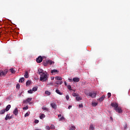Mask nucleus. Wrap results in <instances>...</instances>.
Returning a JSON list of instances; mask_svg holds the SVG:
<instances>
[{"mask_svg":"<svg viewBox=\"0 0 130 130\" xmlns=\"http://www.w3.org/2000/svg\"><path fill=\"white\" fill-rule=\"evenodd\" d=\"M38 72L39 75L40 76V81H41V82H45V81H47L48 76L47 72H44V71L41 68L38 69Z\"/></svg>","mask_w":130,"mask_h":130,"instance_id":"1","label":"nucleus"},{"mask_svg":"<svg viewBox=\"0 0 130 130\" xmlns=\"http://www.w3.org/2000/svg\"><path fill=\"white\" fill-rule=\"evenodd\" d=\"M88 96H89L90 97H91V98H96V95H97V93L94 92H91L86 94Z\"/></svg>","mask_w":130,"mask_h":130,"instance_id":"2","label":"nucleus"},{"mask_svg":"<svg viewBox=\"0 0 130 130\" xmlns=\"http://www.w3.org/2000/svg\"><path fill=\"white\" fill-rule=\"evenodd\" d=\"M7 74H8L7 70L4 71L0 70V77H5Z\"/></svg>","mask_w":130,"mask_h":130,"instance_id":"3","label":"nucleus"},{"mask_svg":"<svg viewBox=\"0 0 130 130\" xmlns=\"http://www.w3.org/2000/svg\"><path fill=\"white\" fill-rule=\"evenodd\" d=\"M111 106H112V107H114V109L115 110L118 107V104L117 103H112L111 104Z\"/></svg>","mask_w":130,"mask_h":130,"instance_id":"4","label":"nucleus"},{"mask_svg":"<svg viewBox=\"0 0 130 130\" xmlns=\"http://www.w3.org/2000/svg\"><path fill=\"white\" fill-rule=\"evenodd\" d=\"M115 110L118 113H122V109L120 107H118L116 109H115Z\"/></svg>","mask_w":130,"mask_h":130,"instance_id":"5","label":"nucleus"},{"mask_svg":"<svg viewBox=\"0 0 130 130\" xmlns=\"http://www.w3.org/2000/svg\"><path fill=\"white\" fill-rule=\"evenodd\" d=\"M43 59L42 58V57H41V56H40L37 58V62H38V63H40V62H42Z\"/></svg>","mask_w":130,"mask_h":130,"instance_id":"6","label":"nucleus"},{"mask_svg":"<svg viewBox=\"0 0 130 130\" xmlns=\"http://www.w3.org/2000/svg\"><path fill=\"white\" fill-rule=\"evenodd\" d=\"M51 106L54 109H56L57 108V106L54 103H52L51 104Z\"/></svg>","mask_w":130,"mask_h":130,"instance_id":"7","label":"nucleus"},{"mask_svg":"<svg viewBox=\"0 0 130 130\" xmlns=\"http://www.w3.org/2000/svg\"><path fill=\"white\" fill-rule=\"evenodd\" d=\"M73 81H74L75 83H78L80 82V78L78 77H76L73 79Z\"/></svg>","mask_w":130,"mask_h":130,"instance_id":"8","label":"nucleus"},{"mask_svg":"<svg viewBox=\"0 0 130 130\" xmlns=\"http://www.w3.org/2000/svg\"><path fill=\"white\" fill-rule=\"evenodd\" d=\"M18 108H16L13 111V114H15V115H18Z\"/></svg>","mask_w":130,"mask_h":130,"instance_id":"9","label":"nucleus"},{"mask_svg":"<svg viewBox=\"0 0 130 130\" xmlns=\"http://www.w3.org/2000/svg\"><path fill=\"white\" fill-rule=\"evenodd\" d=\"M104 98H105V96L104 95H103L100 99H99L98 100V101H100V102H102V101L103 100H104Z\"/></svg>","mask_w":130,"mask_h":130,"instance_id":"10","label":"nucleus"},{"mask_svg":"<svg viewBox=\"0 0 130 130\" xmlns=\"http://www.w3.org/2000/svg\"><path fill=\"white\" fill-rule=\"evenodd\" d=\"M69 130H76V126L75 125H71L69 127Z\"/></svg>","mask_w":130,"mask_h":130,"instance_id":"11","label":"nucleus"},{"mask_svg":"<svg viewBox=\"0 0 130 130\" xmlns=\"http://www.w3.org/2000/svg\"><path fill=\"white\" fill-rule=\"evenodd\" d=\"M55 80H57V81H61L62 80V78L61 77L59 76H56L55 77Z\"/></svg>","mask_w":130,"mask_h":130,"instance_id":"12","label":"nucleus"},{"mask_svg":"<svg viewBox=\"0 0 130 130\" xmlns=\"http://www.w3.org/2000/svg\"><path fill=\"white\" fill-rule=\"evenodd\" d=\"M58 71L56 69H54L51 70V74H56V73H58Z\"/></svg>","mask_w":130,"mask_h":130,"instance_id":"13","label":"nucleus"},{"mask_svg":"<svg viewBox=\"0 0 130 130\" xmlns=\"http://www.w3.org/2000/svg\"><path fill=\"white\" fill-rule=\"evenodd\" d=\"M11 117H10V114H8L6 115V116L5 119V120H8V119H11Z\"/></svg>","mask_w":130,"mask_h":130,"instance_id":"14","label":"nucleus"},{"mask_svg":"<svg viewBox=\"0 0 130 130\" xmlns=\"http://www.w3.org/2000/svg\"><path fill=\"white\" fill-rule=\"evenodd\" d=\"M10 108H11V105H8L5 109L6 111H9L10 110Z\"/></svg>","mask_w":130,"mask_h":130,"instance_id":"15","label":"nucleus"},{"mask_svg":"<svg viewBox=\"0 0 130 130\" xmlns=\"http://www.w3.org/2000/svg\"><path fill=\"white\" fill-rule=\"evenodd\" d=\"M48 64H53V63H54V61L51 60H48Z\"/></svg>","mask_w":130,"mask_h":130,"instance_id":"16","label":"nucleus"},{"mask_svg":"<svg viewBox=\"0 0 130 130\" xmlns=\"http://www.w3.org/2000/svg\"><path fill=\"white\" fill-rule=\"evenodd\" d=\"M24 77L25 79H28L29 78V75L28 74V72H26L25 74H24Z\"/></svg>","mask_w":130,"mask_h":130,"instance_id":"17","label":"nucleus"},{"mask_svg":"<svg viewBox=\"0 0 130 130\" xmlns=\"http://www.w3.org/2000/svg\"><path fill=\"white\" fill-rule=\"evenodd\" d=\"M89 129L90 130H94V125L92 124H90Z\"/></svg>","mask_w":130,"mask_h":130,"instance_id":"18","label":"nucleus"},{"mask_svg":"<svg viewBox=\"0 0 130 130\" xmlns=\"http://www.w3.org/2000/svg\"><path fill=\"white\" fill-rule=\"evenodd\" d=\"M24 80H25V78L24 77L21 78L19 79V83H23V82H24Z\"/></svg>","mask_w":130,"mask_h":130,"instance_id":"19","label":"nucleus"},{"mask_svg":"<svg viewBox=\"0 0 130 130\" xmlns=\"http://www.w3.org/2000/svg\"><path fill=\"white\" fill-rule=\"evenodd\" d=\"M76 100H77V101H81V100H82V98L77 96L76 97Z\"/></svg>","mask_w":130,"mask_h":130,"instance_id":"20","label":"nucleus"},{"mask_svg":"<svg viewBox=\"0 0 130 130\" xmlns=\"http://www.w3.org/2000/svg\"><path fill=\"white\" fill-rule=\"evenodd\" d=\"M42 109L43 110H46V111H49V109H48V108L45 107V106H43V107L42 108Z\"/></svg>","mask_w":130,"mask_h":130,"instance_id":"21","label":"nucleus"},{"mask_svg":"<svg viewBox=\"0 0 130 130\" xmlns=\"http://www.w3.org/2000/svg\"><path fill=\"white\" fill-rule=\"evenodd\" d=\"M91 105H92V106H93V107H95V106H97V105H98V103H95V102H92V103H91Z\"/></svg>","mask_w":130,"mask_h":130,"instance_id":"22","label":"nucleus"},{"mask_svg":"<svg viewBox=\"0 0 130 130\" xmlns=\"http://www.w3.org/2000/svg\"><path fill=\"white\" fill-rule=\"evenodd\" d=\"M31 101H32V98H28L27 99V100L25 101V102H27L29 103V102H31Z\"/></svg>","mask_w":130,"mask_h":130,"instance_id":"23","label":"nucleus"},{"mask_svg":"<svg viewBox=\"0 0 130 130\" xmlns=\"http://www.w3.org/2000/svg\"><path fill=\"white\" fill-rule=\"evenodd\" d=\"M50 127L51 129H55V126L53 124H51Z\"/></svg>","mask_w":130,"mask_h":130,"instance_id":"24","label":"nucleus"},{"mask_svg":"<svg viewBox=\"0 0 130 130\" xmlns=\"http://www.w3.org/2000/svg\"><path fill=\"white\" fill-rule=\"evenodd\" d=\"M43 64V66H44V67H47V65L48 64V61H46V62H44Z\"/></svg>","mask_w":130,"mask_h":130,"instance_id":"25","label":"nucleus"},{"mask_svg":"<svg viewBox=\"0 0 130 130\" xmlns=\"http://www.w3.org/2000/svg\"><path fill=\"white\" fill-rule=\"evenodd\" d=\"M55 84H56V85H61L62 81H56Z\"/></svg>","mask_w":130,"mask_h":130,"instance_id":"26","label":"nucleus"},{"mask_svg":"<svg viewBox=\"0 0 130 130\" xmlns=\"http://www.w3.org/2000/svg\"><path fill=\"white\" fill-rule=\"evenodd\" d=\"M31 84V81L28 80L26 82V86H29Z\"/></svg>","mask_w":130,"mask_h":130,"instance_id":"27","label":"nucleus"},{"mask_svg":"<svg viewBox=\"0 0 130 130\" xmlns=\"http://www.w3.org/2000/svg\"><path fill=\"white\" fill-rule=\"evenodd\" d=\"M45 94H46V95H48V96H49V95H50L51 93L50 92L46 90L45 92Z\"/></svg>","mask_w":130,"mask_h":130,"instance_id":"28","label":"nucleus"},{"mask_svg":"<svg viewBox=\"0 0 130 130\" xmlns=\"http://www.w3.org/2000/svg\"><path fill=\"white\" fill-rule=\"evenodd\" d=\"M44 117H45V115H44V114H41L40 116V118L41 119H42V118H44Z\"/></svg>","mask_w":130,"mask_h":130,"instance_id":"29","label":"nucleus"},{"mask_svg":"<svg viewBox=\"0 0 130 130\" xmlns=\"http://www.w3.org/2000/svg\"><path fill=\"white\" fill-rule=\"evenodd\" d=\"M38 88L37 87H35L32 88V91H34V92H35L36 91H37Z\"/></svg>","mask_w":130,"mask_h":130,"instance_id":"30","label":"nucleus"},{"mask_svg":"<svg viewBox=\"0 0 130 130\" xmlns=\"http://www.w3.org/2000/svg\"><path fill=\"white\" fill-rule=\"evenodd\" d=\"M56 92L57 94H59V95H61L62 94L61 93L60 91L58 89L56 90Z\"/></svg>","mask_w":130,"mask_h":130,"instance_id":"31","label":"nucleus"},{"mask_svg":"<svg viewBox=\"0 0 130 130\" xmlns=\"http://www.w3.org/2000/svg\"><path fill=\"white\" fill-rule=\"evenodd\" d=\"M5 112H6V110H2L0 111V114H4L5 113Z\"/></svg>","mask_w":130,"mask_h":130,"instance_id":"32","label":"nucleus"},{"mask_svg":"<svg viewBox=\"0 0 130 130\" xmlns=\"http://www.w3.org/2000/svg\"><path fill=\"white\" fill-rule=\"evenodd\" d=\"M10 71H11V72L12 73V74H15L16 73V71H15L14 70V69H11Z\"/></svg>","mask_w":130,"mask_h":130,"instance_id":"33","label":"nucleus"},{"mask_svg":"<svg viewBox=\"0 0 130 130\" xmlns=\"http://www.w3.org/2000/svg\"><path fill=\"white\" fill-rule=\"evenodd\" d=\"M28 93H29V94H32V93H33V90L32 89H30L28 90Z\"/></svg>","mask_w":130,"mask_h":130,"instance_id":"34","label":"nucleus"},{"mask_svg":"<svg viewBox=\"0 0 130 130\" xmlns=\"http://www.w3.org/2000/svg\"><path fill=\"white\" fill-rule=\"evenodd\" d=\"M78 94L76 93H73L72 94V95L74 96V97H77L78 96Z\"/></svg>","mask_w":130,"mask_h":130,"instance_id":"35","label":"nucleus"},{"mask_svg":"<svg viewBox=\"0 0 130 130\" xmlns=\"http://www.w3.org/2000/svg\"><path fill=\"white\" fill-rule=\"evenodd\" d=\"M29 108V107L26 106L23 108V110H27Z\"/></svg>","mask_w":130,"mask_h":130,"instance_id":"36","label":"nucleus"},{"mask_svg":"<svg viewBox=\"0 0 130 130\" xmlns=\"http://www.w3.org/2000/svg\"><path fill=\"white\" fill-rule=\"evenodd\" d=\"M111 97V93L109 92L108 93V98H110Z\"/></svg>","mask_w":130,"mask_h":130,"instance_id":"37","label":"nucleus"},{"mask_svg":"<svg viewBox=\"0 0 130 130\" xmlns=\"http://www.w3.org/2000/svg\"><path fill=\"white\" fill-rule=\"evenodd\" d=\"M29 114L28 112L26 113L24 115V117H27V116H29Z\"/></svg>","mask_w":130,"mask_h":130,"instance_id":"38","label":"nucleus"},{"mask_svg":"<svg viewBox=\"0 0 130 130\" xmlns=\"http://www.w3.org/2000/svg\"><path fill=\"white\" fill-rule=\"evenodd\" d=\"M16 88L17 89H20V84H17L16 85Z\"/></svg>","mask_w":130,"mask_h":130,"instance_id":"39","label":"nucleus"},{"mask_svg":"<svg viewBox=\"0 0 130 130\" xmlns=\"http://www.w3.org/2000/svg\"><path fill=\"white\" fill-rule=\"evenodd\" d=\"M68 88L69 89V90H72V86H71V85H68Z\"/></svg>","mask_w":130,"mask_h":130,"instance_id":"40","label":"nucleus"},{"mask_svg":"<svg viewBox=\"0 0 130 130\" xmlns=\"http://www.w3.org/2000/svg\"><path fill=\"white\" fill-rule=\"evenodd\" d=\"M83 104H81L79 105V108H83Z\"/></svg>","mask_w":130,"mask_h":130,"instance_id":"41","label":"nucleus"},{"mask_svg":"<svg viewBox=\"0 0 130 130\" xmlns=\"http://www.w3.org/2000/svg\"><path fill=\"white\" fill-rule=\"evenodd\" d=\"M126 128H127V124H125L124 125V129H125Z\"/></svg>","mask_w":130,"mask_h":130,"instance_id":"42","label":"nucleus"},{"mask_svg":"<svg viewBox=\"0 0 130 130\" xmlns=\"http://www.w3.org/2000/svg\"><path fill=\"white\" fill-rule=\"evenodd\" d=\"M46 129L49 130V129H50V127H49V126H46Z\"/></svg>","mask_w":130,"mask_h":130,"instance_id":"43","label":"nucleus"},{"mask_svg":"<svg viewBox=\"0 0 130 130\" xmlns=\"http://www.w3.org/2000/svg\"><path fill=\"white\" fill-rule=\"evenodd\" d=\"M66 98L67 100H69V99H70V96H69V95H66Z\"/></svg>","mask_w":130,"mask_h":130,"instance_id":"44","label":"nucleus"},{"mask_svg":"<svg viewBox=\"0 0 130 130\" xmlns=\"http://www.w3.org/2000/svg\"><path fill=\"white\" fill-rule=\"evenodd\" d=\"M39 122V120H35V123H38Z\"/></svg>","mask_w":130,"mask_h":130,"instance_id":"45","label":"nucleus"},{"mask_svg":"<svg viewBox=\"0 0 130 130\" xmlns=\"http://www.w3.org/2000/svg\"><path fill=\"white\" fill-rule=\"evenodd\" d=\"M62 119H64V117H61V118H60V120H62Z\"/></svg>","mask_w":130,"mask_h":130,"instance_id":"46","label":"nucleus"},{"mask_svg":"<svg viewBox=\"0 0 130 130\" xmlns=\"http://www.w3.org/2000/svg\"><path fill=\"white\" fill-rule=\"evenodd\" d=\"M69 81H70V82H72V81H73V79H71V78H69Z\"/></svg>","mask_w":130,"mask_h":130,"instance_id":"47","label":"nucleus"},{"mask_svg":"<svg viewBox=\"0 0 130 130\" xmlns=\"http://www.w3.org/2000/svg\"><path fill=\"white\" fill-rule=\"evenodd\" d=\"M64 84L65 86H68V84H67V82L64 81Z\"/></svg>","mask_w":130,"mask_h":130,"instance_id":"48","label":"nucleus"},{"mask_svg":"<svg viewBox=\"0 0 130 130\" xmlns=\"http://www.w3.org/2000/svg\"><path fill=\"white\" fill-rule=\"evenodd\" d=\"M71 108H72V106H69L68 107V109H71Z\"/></svg>","mask_w":130,"mask_h":130,"instance_id":"49","label":"nucleus"},{"mask_svg":"<svg viewBox=\"0 0 130 130\" xmlns=\"http://www.w3.org/2000/svg\"><path fill=\"white\" fill-rule=\"evenodd\" d=\"M58 117H61V114H59L58 115Z\"/></svg>","mask_w":130,"mask_h":130,"instance_id":"50","label":"nucleus"},{"mask_svg":"<svg viewBox=\"0 0 130 130\" xmlns=\"http://www.w3.org/2000/svg\"><path fill=\"white\" fill-rule=\"evenodd\" d=\"M10 117H11V119H12V118H13V116H10Z\"/></svg>","mask_w":130,"mask_h":130,"instance_id":"51","label":"nucleus"},{"mask_svg":"<svg viewBox=\"0 0 130 130\" xmlns=\"http://www.w3.org/2000/svg\"><path fill=\"white\" fill-rule=\"evenodd\" d=\"M110 118H111V119H112V117H111Z\"/></svg>","mask_w":130,"mask_h":130,"instance_id":"52","label":"nucleus"}]
</instances>
